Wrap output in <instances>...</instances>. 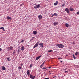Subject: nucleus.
Returning a JSON list of instances; mask_svg holds the SVG:
<instances>
[{"label":"nucleus","instance_id":"f257e3e1","mask_svg":"<svg viewBox=\"0 0 79 79\" xmlns=\"http://www.w3.org/2000/svg\"><path fill=\"white\" fill-rule=\"evenodd\" d=\"M56 46H58V48H63L64 47V45L63 44H56Z\"/></svg>","mask_w":79,"mask_h":79},{"label":"nucleus","instance_id":"f03ea898","mask_svg":"<svg viewBox=\"0 0 79 79\" xmlns=\"http://www.w3.org/2000/svg\"><path fill=\"white\" fill-rule=\"evenodd\" d=\"M40 42V41H39L38 42H37V43L35 44V45L33 47V48H36V47H37L39 46V43Z\"/></svg>","mask_w":79,"mask_h":79},{"label":"nucleus","instance_id":"7ed1b4c3","mask_svg":"<svg viewBox=\"0 0 79 79\" xmlns=\"http://www.w3.org/2000/svg\"><path fill=\"white\" fill-rule=\"evenodd\" d=\"M8 50V51H11L13 49V48L12 46H10L6 48Z\"/></svg>","mask_w":79,"mask_h":79},{"label":"nucleus","instance_id":"20e7f679","mask_svg":"<svg viewBox=\"0 0 79 79\" xmlns=\"http://www.w3.org/2000/svg\"><path fill=\"white\" fill-rule=\"evenodd\" d=\"M39 7H40V5L37 4V5L34 6V8H35V9H37V8H39Z\"/></svg>","mask_w":79,"mask_h":79},{"label":"nucleus","instance_id":"39448f33","mask_svg":"<svg viewBox=\"0 0 79 79\" xmlns=\"http://www.w3.org/2000/svg\"><path fill=\"white\" fill-rule=\"evenodd\" d=\"M35 76H34L33 77V75L32 74L30 75V78H31L32 79H34Z\"/></svg>","mask_w":79,"mask_h":79},{"label":"nucleus","instance_id":"423d86ee","mask_svg":"<svg viewBox=\"0 0 79 79\" xmlns=\"http://www.w3.org/2000/svg\"><path fill=\"white\" fill-rule=\"evenodd\" d=\"M65 11L67 12V13L69 14V9H68V8H66L65 9Z\"/></svg>","mask_w":79,"mask_h":79},{"label":"nucleus","instance_id":"0eeeda50","mask_svg":"<svg viewBox=\"0 0 79 79\" xmlns=\"http://www.w3.org/2000/svg\"><path fill=\"white\" fill-rule=\"evenodd\" d=\"M27 74L28 76H29L30 74V70H27Z\"/></svg>","mask_w":79,"mask_h":79},{"label":"nucleus","instance_id":"6e6552de","mask_svg":"<svg viewBox=\"0 0 79 79\" xmlns=\"http://www.w3.org/2000/svg\"><path fill=\"white\" fill-rule=\"evenodd\" d=\"M43 43L41 42V43H39V45L40 46V47H41V48H42L43 47Z\"/></svg>","mask_w":79,"mask_h":79},{"label":"nucleus","instance_id":"1a4fd4ad","mask_svg":"<svg viewBox=\"0 0 79 79\" xmlns=\"http://www.w3.org/2000/svg\"><path fill=\"white\" fill-rule=\"evenodd\" d=\"M25 49V47L24 46H23L21 48V50H22V51H23Z\"/></svg>","mask_w":79,"mask_h":79},{"label":"nucleus","instance_id":"9d476101","mask_svg":"<svg viewBox=\"0 0 79 79\" xmlns=\"http://www.w3.org/2000/svg\"><path fill=\"white\" fill-rule=\"evenodd\" d=\"M70 10V11H73L74 10V9L73 8H72V6H70L69 8Z\"/></svg>","mask_w":79,"mask_h":79},{"label":"nucleus","instance_id":"9b49d317","mask_svg":"<svg viewBox=\"0 0 79 79\" xmlns=\"http://www.w3.org/2000/svg\"><path fill=\"white\" fill-rule=\"evenodd\" d=\"M41 56L42 55H40L38 57H37L36 58V60H38L39 59V58H40L41 57Z\"/></svg>","mask_w":79,"mask_h":79},{"label":"nucleus","instance_id":"f8f14e48","mask_svg":"<svg viewBox=\"0 0 79 79\" xmlns=\"http://www.w3.org/2000/svg\"><path fill=\"white\" fill-rule=\"evenodd\" d=\"M45 61H44V62H43V64H42L40 65V67L41 68H42V66H43V65H44V64H45Z\"/></svg>","mask_w":79,"mask_h":79},{"label":"nucleus","instance_id":"ddd939ff","mask_svg":"<svg viewBox=\"0 0 79 79\" xmlns=\"http://www.w3.org/2000/svg\"><path fill=\"white\" fill-rule=\"evenodd\" d=\"M2 70H6V68L5 67H4V66H3V67H2Z\"/></svg>","mask_w":79,"mask_h":79},{"label":"nucleus","instance_id":"4468645a","mask_svg":"<svg viewBox=\"0 0 79 79\" xmlns=\"http://www.w3.org/2000/svg\"><path fill=\"white\" fill-rule=\"evenodd\" d=\"M7 19H11V17L7 16L6 17Z\"/></svg>","mask_w":79,"mask_h":79},{"label":"nucleus","instance_id":"2eb2a0df","mask_svg":"<svg viewBox=\"0 0 79 79\" xmlns=\"http://www.w3.org/2000/svg\"><path fill=\"white\" fill-rule=\"evenodd\" d=\"M58 1H56V2H55L54 3V6H56V5H57V4H58Z\"/></svg>","mask_w":79,"mask_h":79},{"label":"nucleus","instance_id":"dca6fc26","mask_svg":"<svg viewBox=\"0 0 79 79\" xmlns=\"http://www.w3.org/2000/svg\"><path fill=\"white\" fill-rule=\"evenodd\" d=\"M38 18H39V19H42V16L41 15H39V16H38Z\"/></svg>","mask_w":79,"mask_h":79},{"label":"nucleus","instance_id":"f3484780","mask_svg":"<svg viewBox=\"0 0 79 79\" xmlns=\"http://www.w3.org/2000/svg\"><path fill=\"white\" fill-rule=\"evenodd\" d=\"M33 33L35 35L36 34H37V32L36 31H34L33 32Z\"/></svg>","mask_w":79,"mask_h":79},{"label":"nucleus","instance_id":"a211bd4d","mask_svg":"<svg viewBox=\"0 0 79 79\" xmlns=\"http://www.w3.org/2000/svg\"><path fill=\"white\" fill-rule=\"evenodd\" d=\"M53 24L55 25V26H56V25H58V22H56H56L54 23Z\"/></svg>","mask_w":79,"mask_h":79},{"label":"nucleus","instance_id":"6ab92c4d","mask_svg":"<svg viewBox=\"0 0 79 79\" xmlns=\"http://www.w3.org/2000/svg\"><path fill=\"white\" fill-rule=\"evenodd\" d=\"M75 54L76 55H77L79 54V52H75Z\"/></svg>","mask_w":79,"mask_h":79},{"label":"nucleus","instance_id":"aec40b11","mask_svg":"<svg viewBox=\"0 0 79 79\" xmlns=\"http://www.w3.org/2000/svg\"><path fill=\"white\" fill-rule=\"evenodd\" d=\"M54 16H58V14L56 13H55L54 14Z\"/></svg>","mask_w":79,"mask_h":79},{"label":"nucleus","instance_id":"412c9836","mask_svg":"<svg viewBox=\"0 0 79 79\" xmlns=\"http://www.w3.org/2000/svg\"><path fill=\"white\" fill-rule=\"evenodd\" d=\"M65 26H66V27H69V25L68 23H66Z\"/></svg>","mask_w":79,"mask_h":79},{"label":"nucleus","instance_id":"4be33fe9","mask_svg":"<svg viewBox=\"0 0 79 79\" xmlns=\"http://www.w3.org/2000/svg\"><path fill=\"white\" fill-rule=\"evenodd\" d=\"M0 29H4V27H0Z\"/></svg>","mask_w":79,"mask_h":79},{"label":"nucleus","instance_id":"5701e85b","mask_svg":"<svg viewBox=\"0 0 79 79\" xmlns=\"http://www.w3.org/2000/svg\"><path fill=\"white\" fill-rule=\"evenodd\" d=\"M73 58H74V59H76V57L75 56H74V55L73 54Z\"/></svg>","mask_w":79,"mask_h":79},{"label":"nucleus","instance_id":"b1692460","mask_svg":"<svg viewBox=\"0 0 79 79\" xmlns=\"http://www.w3.org/2000/svg\"><path fill=\"white\" fill-rule=\"evenodd\" d=\"M20 49H18V53H19L20 52Z\"/></svg>","mask_w":79,"mask_h":79},{"label":"nucleus","instance_id":"393cba45","mask_svg":"<svg viewBox=\"0 0 79 79\" xmlns=\"http://www.w3.org/2000/svg\"><path fill=\"white\" fill-rule=\"evenodd\" d=\"M21 69V67H18V69H19V70H20Z\"/></svg>","mask_w":79,"mask_h":79},{"label":"nucleus","instance_id":"a878e982","mask_svg":"<svg viewBox=\"0 0 79 79\" xmlns=\"http://www.w3.org/2000/svg\"><path fill=\"white\" fill-rule=\"evenodd\" d=\"M47 68H45L44 67L42 68L43 70H44V69H47Z\"/></svg>","mask_w":79,"mask_h":79},{"label":"nucleus","instance_id":"bb28decb","mask_svg":"<svg viewBox=\"0 0 79 79\" xmlns=\"http://www.w3.org/2000/svg\"><path fill=\"white\" fill-rule=\"evenodd\" d=\"M10 58H7V60H8V61H10Z\"/></svg>","mask_w":79,"mask_h":79},{"label":"nucleus","instance_id":"cd10ccee","mask_svg":"<svg viewBox=\"0 0 79 79\" xmlns=\"http://www.w3.org/2000/svg\"><path fill=\"white\" fill-rule=\"evenodd\" d=\"M52 50H50V51H48V52H52Z\"/></svg>","mask_w":79,"mask_h":79},{"label":"nucleus","instance_id":"c85d7f7f","mask_svg":"<svg viewBox=\"0 0 79 79\" xmlns=\"http://www.w3.org/2000/svg\"><path fill=\"white\" fill-rule=\"evenodd\" d=\"M77 15H79V11L77 12Z\"/></svg>","mask_w":79,"mask_h":79},{"label":"nucleus","instance_id":"c756f323","mask_svg":"<svg viewBox=\"0 0 79 79\" xmlns=\"http://www.w3.org/2000/svg\"><path fill=\"white\" fill-rule=\"evenodd\" d=\"M53 16H54V14H52L51 16L52 17H53Z\"/></svg>","mask_w":79,"mask_h":79},{"label":"nucleus","instance_id":"7c9ffc66","mask_svg":"<svg viewBox=\"0 0 79 79\" xmlns=\"http://www.w3.org/2000/svg\"><path fill=\"white\" fill-rule=\"evenodd\" d=\"M24 41V40H22V41H21V42L22 43Z\"/></svg>","mask_w":79,"mask_h":79},{"label":"nucleus","instance_id":"2f4dec72","mask_svg":"<svg viewBox=\"0 0 79 79\" xmlns=\"http://www.w3.org/2000/svg\"><path fill=\"white\" fill-rule=\"evenodd\" d=\"M58 59H62V58L60 57V58H58Z\"/></svg>","mask_w":79,"mask_h":79},{"label":"nucleus","instance_id":"473e14b6","mask_svg":"<svg viewBox=\"0 0 79 79\" xmlns=\"http://www.w3.org/2000/svg\"><path fill=\"white\" fill-rule=\"evenodd\" d=\"M30 68H31L32 67V64H30Z\"/></svg>","mask_w":79,"mask_h":79},{"label":"nucleus","instance_id":"72a5a7b5","mask_svg":"<svg viewBox=\"0 0 79 79\" xmlns=\"http://www.w3.org/2000/svg\"><path fill=\"white\" fill-rule=\"evenodd\" d=\"M2 48H0V52H1V51H2Z\"/></svg>","mask_w":79,"mask_h":79},{"label":"nucleus","instance_id":"f704fd0d","mask_svg":"<svg viewBox=\"0 0 79 79\" xmlns=\"http://www.w3.org/2000/svg\"><path fill=\"white\" fill-rule=\"evenodd\" d=\"M64 72L65 73H66L68 72V71H65Z\"/></svg>","mask_w":79,"mask_h":79},{"label":"nucleus","instance_id":"c9c22d12","mask_svg":"<svg viewBox=\"0 0 79 79\" xmlns=\"http://www.w3.org/2000/svg\"><path fill=\"white\" fill-rule=\"evenodd\" d=\"M15 50H14V51H13V53H15Z\"/></svg>","mask_w":79,"mask_h":79},{"label":"nucleus","instance_id":"e433bc0d","mask_svg":"<svg viewBox=\"0 0 79 79\" xmlns=\"http://www.w3.org/2000/svg\"><path fill=\"white\" fill-rule=\"evenodd\" d=\"M64 5H65V4H62V6H64Z\"/></svg>","mask_w":79,"mask_h":79},{"label":"nucleus","instance_id":"4c0bfd02","mask_svg":"<svg viewBox=\"0 0 79 79\" xmlns=\"http://www.w3.org/2000/svg\"><path fill=\"white\" fill-rule=\"evenodd\" d=\"M20 65H21V66H23V64H20Z\"/></svg>","mask_w":79,"mask_h":79},{"label":"nucleus","instance_id":"58836bf2","mask_svg":"<svg viewBox=\"0 0 79 79\" xmlns=\"http://www.w3.org/2000/svg\"><path fill=\"white\" fill-rule=\"evenodd\" d=\"M49 78H46V77H45L44 78V79H49Z\"/></svg>","mask_w":79,"mask_h":79},{"label":"nucleus","instance_id":"ea45409f","mask_svg":"<svg viewBox=\"0 0 79 79\" xmlns=\"http://www.w3.org/2000/svg\"><path fill=\"white\" fill-rule=\"evenodd\" d=\"M51 68V67H48L49 69H50Z\"/></svg>","mask_w":79,"mask_h":79},{"label":"nucleus","instance_id":"a19ab883","mask_svg":"<svg viewBox=\"0 0 79 79\" xmlns=\"http://www.w3.org/2000/svg\"><path fill=\"white\" fill-rule=\"evenodd\" d=\"M3 31H5V30L4 29H4H3Z\"/></svg>","mask_w":79,"mask_h":79},{"label":"nucleus","instance_id":"79ce46f5","mask_svg":"<svg viewBox=\"0 0 79 79\" xmlns=\"http://www.w3.org/2000/svg\"><path fill=\"white\" fill-rule=\"evenodd\" d=\"M22 5H23V4H21L20 6H22Z\"/></svg>","mask_w":79,"mask_h":79},{"label":"nucleus","instance_id":"37998d69","mask_svg":"<svg viewBox=\"0 0 79 79\" xmlns=\"http://www.w3.org/2000/svg\"><path fill=\"white\" fill-rule=\"evenodd\" d=\"M63 62V61L61 60L60 61V62L62 63Z\"/></svg>","mask_w":79,"mask_h":79},{"label":"nucleus","instance_id":"c03bdc74","mask_svg":"<svg viewBox=\"0 0 79 79\" xmlns=\"http://www.w3.org/2000/svg\"><path fill=\"white\" fill-rule=\"evenodd\" d=\"M54 77H56L55 76V77H53V78H54Z\"/></svg>","mask_w":79,"mask_h":79},{"label":"nucleus","instance_id":"a18cd8bd","mask_svg":"<svg viewBox=\"0 0 79 79\" xmlns=\"http://www.w3.org/2000/svg\"><path fill=\"white\" fill-rule=\"evenodd\" d=\"M64 70H66V69H64Z\"/></svg>","mask_w":79,"mask_h":79},{"label":"nucleus","instance_id":"49530a36","mask_svg":"<svg viewBox=\"0 0 79 79\" xmlns=\"http://www.w3.org/2000/svg\"><path fill=\"white\" fill-rule=\"evenodd\" d=\"M18 48L20 49V47H19Z\"/></svg>","mask_w":79,"mask_h":79},{"label":"nucleus","instance_id":"de8ad7c7","mask_svg":"<svg viewBox=\"0 0 79 79\" xmlns=\"http://www.w3.org/2000/svg\"><path fill=\"white\" fill-rule=\"evenodd\" d=\"M46 70H48V69L46 68Z\"/></svg>","mask_w":79,"mask_h":79},{"label":"nucleus","instance_id":"09e8293b","mask_svg":"<svg viewBox=\"0 0 79 79\" xmlns=\"http://www.w3.org/2000/svg\"><path fill=\"white\" fill-rule=\"evenodd\" d=\"M50 72V71H49V72Z\"/></svg>","mask_w":79,"mask_h":79}]
</instances>
